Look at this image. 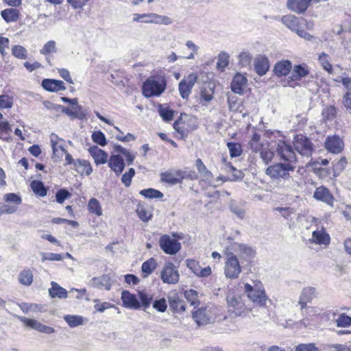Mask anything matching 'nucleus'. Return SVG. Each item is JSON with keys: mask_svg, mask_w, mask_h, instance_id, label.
I'll return each instance as SVG.
<instances>
[{"mask_svg": "<svg viewBox=\"0 0 351 351\" xmlns=\"http://www.w3.org/2000/svg\"><path fill=\"white\" fill-rule=\"evenodd\" d=\"M296 165L291 162H278L269 166L265 173L271 179L276 180H293L292 174L295 172Z\"/></svg>", "mask_w": 351, "mask_h": 351, "instance_id": "nucleus-1", "label": "nucleus"}, {"mask_svg": "<svg viewBox=\"0 0 351 351\" xmlns=\"http://www.w3.org/2000/svg\"><path fill=\"white\" fill-rule=\"evenodd\" d=\"M166 86V80L163 77L153 75L143 83L142 93L147 98L159 97L165 91Z\"/></svg>", "mask_w": 351, "mask_h": 351, "instance_id": "nucleus-2", "label": "nucleus"}, {"mask_svg": "<svg viewBox=\"0 0 351 351\" xmlns=\"http://www.w3.org/2000/svg\"><path fill=\"white\" fill-rule=\"evenodd\" d=\"M250 147L252 152L258 153L262 161L267 165L270 163L274 158V152L269 147L267 141H261V136L257 133H254L250 141Z\"/></svg>", "mask_w": 351, "mask_h": 351, "instance_id": "nucleus-3", "label": "nucleus"}, {"mask_svg": "<svg viewBox=\"0 0 351 351\" xmlns=\"http://www.w3.org/2000/svg\"><path fill=\"white\" fill-rule=\"evenodd\" d=\"M226 261L224 263L223 273L228 279H237L241 272V266L237 256L229 248L224 252Z\"/></svg>", "mask_w": 351, "mask_h": 351, "instance_id": "nucleus-4", "label": "nucleus"}, {"mask_svg": "<svg viewBox=\"0 0 351 351\" xmlns=\"http://www.w3.org/2000/svg\"><path fill=\"white\" fill-rule=\"evenodd\" d=\"M226 301L229 312L234 316L246 317L249 314L250 310L245 306L240 295L228 293Z\"/></svg>", "mask_w": 351, "mask_h": 351, "instance_id": "nucleus-5", "label": "nucleus"}, {"mask_svg": "<svg viewBox=\"0 0 351 351\" xmlns=\"http://www.w3.org/2000/svg\"><path fill=\"white\" fill-rule=\"evenodd\" d=\"M245 291L247 294L248 298L252 300L254 303H256L258 305L263 306L265 304L267 300L265 291L263 287L262 284L254 282V285H251L248 283L244 285Z\"/></svg>", "mask_w": 351, "mask_h": 351, "instance_id": "nucleus-6", "label": "nucleus"}, {"mask_svg": "<svg viewBox=\"0 0 351 351\" xmlns=\"http://www.w3.org/2000/svg\"><path fill=\"white\" fill-rule=\"evenodd\" d=\"M132 21L138 23H160L169 25L171 23L170 18L165 16L158 15L155 13L149 14H133Z\"/></svg>", "mask_w": 351, "mask_h": 351, "instance_id": "nucleus-7", "label": "nucleus"}, {"mask_svg": "<svg viewBox=\"0 0 351 351\" xmlns=\"http://www.w3.org/2000/svg\"><path fill=\"white\" fill-rule=\"evenodd\" d=\"M160 278L164 283L175 285L179 282L180 274L177 267L171 263H167L160 271Z\"/></svg>", "mask_w": 351, "mask_h": 351, "instance_id": "nucleus-8", "label": "nucleus"}, {"mask_svg": "<svg viewBox=\"0 0 351 351\" xmlns=\"http://www.w3.org/2000/svg\"><path fill=\"white\" fill-rule=\"evenodd\" d=\"M295 149L301 156L310 157L313 152V146L310 140L304 136L297 135L293 141Z\"/></svg>", "mask_w": 351, "mask_h": 351, "instance_id": "nucleus-9", "label": "nucleus"}, {"mask_svg": "<svg viewBox=\"0 0 351 351\" xmlns=\"http://www.w3.org/2000/svg\"><path fill=\"white\" fill-rule=\"evenodd\" d=\"M276 151L281 159L285 162H291L296 165L297 158L291 146L285 141H279L276 143Z\"/></svg>", "mask_w": 351, "mask_h": 351, "instance_id": "nucleus-10", "label": "nucleus"}, {"mask_svg": "<svg viewBox=\"0 0 351 351\" xmlns=\"http://www.w3.org/2000/svg\"><path fill=\"white\" fill-rule=\"evenodd\" d=\"M193 318L198 326H203L214 322L215 316L211 308H199L193 313Z\"/></svg>", "mask_w": 351, "mask_h": 351, "instance_id": "nucleus-11", "label": "nucleus"}, {"mask_svg": "<svg viewBox=\"0 0 351 351\" xmlns=\"http://www.w3.org/2000/svg\"><path fill=\"white\" fill-rule=\"evenodd\" d=\"M160 247L167 254H176L181 247L180 243L175 239L165 234L159 241Z\"/></svg>", "mask_w": 351, "mask_h": 351, "instance_id": "nucleus-12", "label": "nucleus"}, {"mask_svg": "<svg viewBox=\"0 0 351 351\" xmlns=\"http://www.w3.org/2000/svg\"><path fill=\"white\" fill-rule=\"evenodd\" d=\"M197 80V74L191 73L180 82L179 92L183 99H187L189 97Z\"/></svg>", "mask_w": 351, "mask_h": 351, "instance_id": "nucleus-13", "label": "nucleus"}, {"mask_svg": "<svg viewBox=\"0 0 351 351\" xmlns=\"http://www.w3.org/2000/svg\"><path fill=\"white\" fill-rule=\"evenodd\" d=\"M186 267L197 277L206 278L212 274L210 266L202 268L199 263L195 259L188 258L185 261Z\"/></svg>", "mask_w": 351, "mask_h": 351, "instance_id": "nucleus-14", "label": "nucleus"}, {"mask_svg": "<svg viewBox=\"0 0 351 351\" xmlns=\"http://www.w3.org/2000/svg\"><path fill=\"white\" fill-rule=\"evenodd\" d=\"M324 144L326 149L332 154L341 152L344 147L343 141L337 136H328Z\"/></svg>", "mask_w": 351, "mask_h": 351, "instance_id": "nucleus-15", "label": "nucleus"}, {"mask_svg": "<svg viewBox=\"0 0 351 351\" xmlns=\"http://www.w3.org/2000/svg\"><path fill=\"white\" fill-rule=\"evenodd\" d=\"M247 85V77L244 75L237 73L232 80L231 90L236 94L242 95Z\"/></svg>", "mask_w": 351, "mask_h": 351, "instance_id": "nucleus-16", "label": "nucleus"}, {"mask_svg": "<svg viewBox=\"0 0 351 351\" xmlns=\"http://www.w3.org/2000/svg\"><path fill=\"white\" fill-rule=\"evenodd\" d=\"M88 285L96 289L109 291L112 287L111 279L108 275L94 277L89 281Z\"/></svg>", "mask_w": 351, "mask_h": 351, "instance_id": "nucleus-17", "label": "nucleus"}, {"mask_svg": "<svg viewBox=\"0 0 351 351\" xmlns=\"http://www.w3.org/2000/svg\"><path fill=\"white\" fill-rule=\"evenodd\" d=\"M50 142L54 157L58 159L61 158L66 151L64 147V141L56 134H51L50 135Z\"/></svg>", "mask_w": 351, "mask_h": 351, "instance_id": "nucleus-18", "label": "nucleus"}, {"mask_svg": "<svg viewBox=\"0 0 351 351\" xmlns=\"http://www.w3.org/2000/svg\"><path fill=\"white\" fill-rule=\"evenodd\" d=\"M121 300L124 307L130 309H139L141 308V302L136 296L128 291H123L121 293Z\"/></svg>", "mask_w": 351, "mask_h": 351, "instance_id": "nucleus-19", "label": "nucleus"}, {"mask_svg": "<svg viewBox=\"0 0 351 351\" xmlns=\"http://www.w3.org/2000/svg\"><path fill=\"white\" fill-rule=\"evenodd\" d=\"M309 241L315 244L328 245L330 243V237L324 228L322 227L321 229L313 232L312 237Z\"/></svg>", "mask_w": 351, "mask_h": 351, "instance_id": "nucleus-20", "label": "nucleus"}, {"mask_svg": "<svg viewBox=\"0 0 351 351\" xmlns=\"http://www.w3.org/2000/svg\"><path fill=\"white\" fill-rule=\"evenodd\" d=\"M313 197L318 201H322L330 206L332 205L334 197L329 190L324 186L316 189L314 192Z\"/></svg>", "mask_w": 351, "mask_h": 351, "instance_id": "nucleus-21", "label": "nucleus"}, {"mask_svg": "<svg viewBox=\"0 0 351 351\" xmlns=\"http://www.w3.org/2000/svg\"><path fill=\"white\" fill-rule=\"evenodd\" d=\"M312 0H288L287 8L297 13L301 14L306 10Z\"/></svg>", "mask_w": 351, "mask_h": 351, "instance_id": "nucleus-22", "label": "nucleus"}, {"mask_svg": "<svg viewBox=\"0 0 351 351\" xmlns=\"http://www.w3.org/2000/svg\"><path fill=\"white\" fill-rule=\"evenodd\" d=\"M317 293L315 288L308 287L304 288L301 293L299 300V304L301 305V308H304L306 306V304L311 302L315 298H316Z\"/></svg>", "mask_w": 351, "mask_h": 351, "instance_id": "nucleus-23", "label": "nucleus"}, {"mask_svg": "<svg viewBox=\"0 0 351 351\" xmlns=\"http://www.w3.org/2000/svg\"><path fill=\"white\" fill-rule=\"evenodd\" d=\"M256 72L261 76L264 75L269 69V62L265 56H258L254 60Z\"/></svg>", "mask_w": 351, "mask_h": 351, "instance_id": "nucleus-24", "label": "nucleus"}, {"mask_svg": "<svg viewBox=\"0 0 351 351\" xmlns=\"http://www.w3.org/2000/svg\"><path fill=\"white\" fill-rule=\"evenodd\" d=\"M88 152L93 158L95 164L97 165L105 164L108 160V154L97 146L90 147L88 149Z\"/></svg>", "mask_w": 351, "mask_h": 351, "instance_id": "nucleus-25", "label": "nucleus"}, {"mask_svg": "<svg viewBox=\"0 0 351 351\" xmlns=\"http://www.w3.org/2000/svg\"><path fill=\"white\" fill-rule=\"evenodd\" d=\"M108 166L116 175H120L125 167V163L121 157L118 155H112L108 160Z\"/></svg>", "mask_w": 351, "mask_h": 351, "instance_id": "nucleus-26", "label": "nucleus"}, {"mask_svg": "<svg viewBox=\"0 0 351 351\" xmlns=\"http://www.w3.org/2000/svg\"><path fill=\"white\" fill-rule=\"evenodd\" d=\"M229 250L239 253L243 258H250L254 255V250L245 244L234 243L231 244Z\"/></svg>", "mask_w": 351, "mask_h": 351, "instance_id": "nucleus-27", "label": "nucleus"}, {"mask_svg": "<svg viewBox=\"0 0 351 351\" xmlns=\"http://www.w3.org/2000/svg\"><path fill=\"white\" fill-rule=\"evenodd\" d=\"M43 87L50 92H58L66 90L64 82L61 80L45 79L42 82Z\"/></svg>", "mask_w": 351, "mask_h": 351, "instance_id": "nucleus-28", "label": "nucleus"}, {"mask_svg": "<svg viewBox=\"0 0 351 351\" xmlns=\"http://www.w3.org/2000/svg\"><path fill=\"white\" fill-rule=\"evenodd\" d=\"M292 69L291 62L287 60H283L276 63L274 72L277 76H285Z\"/></svg>", "mask_w": 351, "mask_h": 351, "instance_id": "nucleus-29", "label": "nucleus"}, {"mask_svg": "<svg viewBox=\"0 0 351 351\" xmlns=\"http://www.w3.org/2000/svg\"><path fill=\"white\" fill-rule=\"evenodd\" d=\"M74 169L79 174L89 176L93 172V169L89 161L84 159H77L74 162Z\"/></svg>", "mask_w": 351, "mask_h": 351, "instance_id": "nucleus-30", "label": "nucleus"}, {"mask_svg": "<svg viewBox=\"0 0 351 351\" xmlns=\"http://www.w3.org/2000/svg\"><path fill=\"white\" fill-rule=\"evenodd\" d=\"M138 218L143 222H147L152 217V209L145 204L138 203L136 208Z\"/></svg>", "mask_w": 351, "mask_h": 351, "instance_id": "nucleus-31", "label": "nucleus"}, {"mask_svg": "<svg viewBox=\"0 0 351 351\" xmlns=\"http://www.w3.org/2000/svg\"><path fill=\"white\" fill-rule=\"evenodd\" d=\"M309 73V68L305 64H297L292 68L291 78L293 81L300 80Z\"/></svg>", "mask_w": 351, "mask_h": 351, "instance_id": "nucleus-32", "label": "nucleus"}, {"mask_svg": "<svg viewBox=\"0 0 351 351\" xmlns=\"http://www.w3.org/2000/svg\"><path fill=\"white\" fill-rule=\"evenodd\" d=\"M64 319L71 328L84 325L87 322V319L80 315H66L64 316Z\"/></svg>", "mask_w": 351, "mask_h": 351, "instance_id": "nucleus-33", "label": "nucleus"}, {"mask_svg": "<svg viewBox=\"0 0 351 351\" xmlns=\"http://www.w3.org/2000/svg\"><path fill=\"white\" fill-rule=\"evenodd\" d=\"M51 287L49 289V293L51 298H66L67 291L65 289L61 287L58 283L51 282Z\"/></svg>", "mask_w": 351, "mask_h": 351, "instance_id": "nucleus-34", "label": "nucleus"}, {"mask_svg": "<svg viewBox=\"0 0 351 351\" xmlns=\"http://www.w3.org/2000/svg\"><path fill=\"white\" fill-rule=\"evenodd\" d=\"M87 209L90 213L97 217H100L103 214L101 205L99 201L95 197H92L88 200Z\"/></svg>", "mask_w": 351, "mask_h": 351, "instance_id": "nucleus-35", "label": "nucleus"}, {"mask_svg": "<svg viewBox=\"0 0 351 351\" xmlns=\"http://www.w3.org/2000/svg\"><path fill=\"white\" fill-rule=\"evenodd\" d=\"M214 87L210 84L202 88L200 93V104L206 105L213 99Z\"/></svg>", "mask_w": 351, "mask_h": 351, "instance_id": "nucleus-36", "label": "nucleus"}, {"mask_svg": "<svg viewBox=\"0 0 351 351\" xmlns=\"http://www.w3.org/2000/svg\"><path fill=\"white\" fill-rule=\"evenodd\" d=\"M156 261L154 258H149L142 264L141 271L142 277L147 278L156 269Z\"/></svg>", "mask_w": 351, "mask_h": 351, "instance_id": "nucleus-37", "label": "nucleus"}, {"mask_svg": "<svg viewBox=\"0 0 351 351\" xmlns=\"http://www.w3.org/2000/svg\"><path fill=\"white\" fill-rule=\"evenodd\" d=\"M195 165L198 172L204 180L210 182L213 178V174L211 171L207 169L202 160L199 158L197 159L195 162Z\"/></svg>", "mask_w": 351, "mask_h": 351, "instance_id": "nucleus-38", "label": "nucleus"}, {"mask_svg": "<svg viewBox=\"0 0 351 351\" xmlns=\"http://www.w3.org/2000/svg\"><path fill=\"white\" fill-rule=\"evenodd\" d=\"M1 15L7 23L15 22L19 19V12L17 9L8 8L1 11Z\"/></svg>", "mask_w": 351, "mask_h": 351, "instance_id": "nucleus-39", "label": "nucleus"}, {"mask_svg": "<svg viewBox=\"0 0 351 351\" xmlns=\"http://www.w3.org/2000/svg\"><path fill=\"white\" fill-rule=\"evenodd\" d=\"M33 273L29 269L21 271L19 275V282L25 286H30L33 282Z\"/></svg>", "mask_w": 351, "mask_h": 351, "instance_id": "nucleus-40", "label": "nucleus"}, {"mask_svg": "<svg viewBox=\"0 0 351 351\" xmlns=\"http://www.w3.org/2000/svg\"><path fill=\"white\" fill-rule=\"evenodd\" d=\"M138 297L141 300V307L143 306L144 309H147L150 306L152 301L153 300V295L145 291H139Z\"/></svg>", "mask_w": 351, "mask_h": 351, "instance_id": "nucleus-41", "label": "nucleus"}, {"mask_svg": "<svg viewBox=\"0 0 351 351\" xmlns=\"http://www.w3.org/2000/svg\"><path fill=\"white\" fill-rule=\"evenodd\" d=\"M230 209L238 218L241 219L244 218L245 210L241 204L237 203L235 201H231L230 203Z\"/></svg>", "mask_w": 351, "mask_h": 351, "instance_id": "nucleus-42", "label": "nucleus"}, {"mask_svg": "<svg viewBox=\"0 0 351 351\" xmlns=\"http://www.w3.org/2000/svg\"><path fill=\"white\" fill-rule=\"evenodd\" d=\"M31 188L33 192L40 196L45 197L47 195V189L42 182L34 180L31 182Z\"/></svg>", "mask_w": 351, "mask_h": 351, "instance_id": "nucleus-43", "label": "nucleus"}, {"mask_svg": "<svg viewBox=\"0 0 351 351\" xmlns=\"http://www.w3.org/2000/svg\"><path fill=\"white\" fill-rule=\"evenodd\" d=\"M12 53L16 58L25 60L27 57V49L19 45H16L12 47Z\"/></svg>", "mask_w": 351, "mask_h": 351, "instance_id": "nucleus-44", "label": "nucleus"}, {"mask_svg": "<svg viewBox=\"0 0 351 351\" xmlns=\"http://www.w3.org/2000/svg\"><path fill=\"white\" fill-rule=\"evenodd\" d=\"M140 194L148 199L161 198L163 197V194L160 191L152 188L141 190Z\"/></svg>", "mask_w": 351, "mask_h": 351, "instance_id": "nucleus-45", "label": "nucleus"}, {"mask_svg": "<svg viewBox=\"0 0 351 351\" xmlns=\"http://www.w3.org/2000/svg\"><path fill=\"white\" fill-rule=\"evenodd\" d=\"M281 21L289 29L295 31L296 30L298 20L293 15L284 16L281 19Z\"/></svg>", "mask_w": 351, "mask_h": 351, "instance_id": "nucleus-46", "label": "nucleus"}, {"mask_svg": "<svg viewBox=\"0 0 351 351\" xmlns=\"http://www.w3.org/2000/svg\"><path fill=\"white\" fill-rule=\"evenodd\" d=\"M229 64V55L226 52H221L217 57V66L223 71Z\"/></svg>", "mask_w": 351, "mask_h": 351, "instance_id": "nucleus-47", "label": "nucleus"}, {"mask_svg": "<svg viewBox=\"0 0 351 351\" xmlns=\"http://www.w3.org/2000/svg\"><path fill=\"white\" fill-rule=\"evenodd\" d=\"M337 326L346 328L351 325V317L345 313H341L337 319H335Z\"/></svg>", "mask_w": 351, "mask_h": 351, "instance_id": "nucleus-48", "label": "nucleus"}, {"mask_svg": "<svg viewBox=\"0 0 351 351\" xmlns=\"http://www.w3.org/2000/svg\"><path fill=\"white\" fill-rule=\"evenodd\" d=\"M159 114L165 121H169L173 119V111L169 107L160 106L158 109Z\"/></svg>", "mask_w": 351, "mask_h": 351, "instance_id": "nucleus-49", "label": "nucleus"}, {"mask_svg": "<svg viewBox=\"0 0 351 351\" xmlns=\"http://www.w3.org/2000/svg\"><path fill=\"white\" fill-rule=\"evenodd\" d=\"M186 47H187L192 51L190 53H188L186 56H182V58H186L188 60H191L195 58V55L197 53L199 47L192 41L187 40L185 44Z\"/></svg>", "mask_w": 351, "mask_h": 351, "instance_id": "nucleus-50", "label": "nucleus"}, {"mask_svg": "<svg viewBox=\"0 0 351 351\" xmlns=\"http://www.w3.org/2000/svg\"><path fill=\"white\" fill-rule=\"evenodd\" d=\"M227 146L232 158L239 156L241 154L242 149L239 143L230 142L227 144Z\"/></svg>", "mask_w": 351, "mask_h": 351, "instance_id": "nucleus-51", "label": "nucleus"}, {"mask_svg": "<svg viewBox=\"0 0 351 351\" xmlns=\"http://www.w3.org/2000/svg\"><path fill=\"white\" fill-rule=\"evenodd\" d=\"M3 199L6 202L12 203L13 204L12 205H16V206H18V207L22 202L21 197L19 195H18L17 194L13 193L5 194L3 196Z\"/></svg>", "mask_w": 351, "mask_h": 351, "instance_id": "nucleus-52", "label": "nucleus"}, {"mask_svg": "<svg viewBox=\"0 0 351 351\" xmlns=\"http://www.w3.org/2000/svg\"><path fill=\"white\" fill-rule=\"evenodd\" d=\"M92 139L93 142L101 146H104L106 144V136L101 131L93 132L92 134Z\"/></svg>", "mask_w": 351, "mask_h": 351, "instance_id": "nucleus-53", "label": "nucleus"}, {"mask_svg": "<svg viewBox=\"0 0 351 351\" xmlns=\"http://www.w3.org/2000/svg\"><path fill=\"white\" fill-rule=\"evenodd\" d=\"M40 256L42 261H59L62 259L61 254L52 253V252H41Z\"/></svg>", "mask_w": 351, "mask_h": 351, "instance_id": "nucleus-54", "label": "nucleus"}, {"mask_svg": "<svg viewBox=\"0 0 351 351\" xmlns=\"http://www.w3.org/2000/svg\"><path fill=\"white\" fill-rule=\"evenodd\" d=\"M13 105L12 98L8 95H2L0 96V108L8 109L11 108Z\"/></svg>", "mask_w": 351, "mask_h": 351, "instance_id": "nucleus-55", "label": "nucleus"}, {"mask_svg": "<svg viewBox=\"0 0 351 351\" xmlns=\"http://www.w3.org/2000/svg\"><path fill=\"white\" fill-rule=\"evenodd\" d=\"M56 42L53 40L48 41L45 44L43 49L40 50V53L44 55L56 53Z\"/></svg>", "mask_w": 351, "mask_h": 351, "instance_id": "nucleus-56", "label": "nucleus"}, {"mask_svg": "<svg viewBox=\"0 0 351 351\" xmlns=\"http://www.w3.org/2000/svg\"><path fill=\"white\" fill-rule=\"evenodd\" d=\"M319 61L323 68L328 71V73H331L332 70V66L330 64L328 61V56L327 54L323 53L319 56Z\"/></svg>", "mask_w": 351, "mask_h": 351, "instance_id": "nucleus-57", "label": "nucleus"}, {"mask_svg": "<svg viewBox=\"0 0 351 351\" xmlns=\"http://www.w3.org/2000/svg\"><path fill=\"white\" fill-rule=\"evenodd\" d=\"M153 308L158 312L164 313L167 308V304L165 298L156 300L153 302Z\"/></svg>", "mask_w": 351, "mask_h": 351, "instance_id": "nucleus-58", "label": "nucleus"}, {"mask_svg": "<svg viewBox=\"0 0 351 351\" xmlns=\"http://www.w3.org/2000/svg\"><path fill=\"white\" fill-rule=\"evenodd\" d=\"M337 113L336 108L332 106H326L322 111V115L327 120L335 118Z\"/></svg>", "mask_w": 351, "mask_h": 351, "instance_id": "nucleus-59", "label": "nucleus"}, {"mask_svg": "<svg viewBox=\"0 0 351 351\" xmlns=\"http://www.w3.org/2000/svg\"><path fill=\"white\" fill-rule=\"evenodd\" d=\"M135 174V171L133 168H130L129 171L125 173L121 178L122 182L125 186H129L131 184L132 178Z\"/></svg>", "mask_w": 351, "mask_h": 351, "instance_id": "nucleus-60", "label": "nucleus"}, {"mask_svg": "<svg viewBox=\"0 0 351 351\" xmlns=\"http://www.w3.org/2000/svg\"><path fill=\"white\" fill-rule=\"evenodd\" d=\"M252 58L249 52L243 51L239 56V62L243 66H247L250 64Z\"/></svg>", "mask_w": 351, "mask_h": 351, "instance_id": "nucleus-61", "label": "nucleus"}, {"mask_svg": "<svg viewBox=\"0 0 351 351\" xmlns=\"http://www.w3.org/2000/svg\"><path fill=\"white\" fill-rule=\"evenodd\" d=\"M18 210V206L16 205H9V204H3L0 207V213L5 214H14Z\"/></svg>", "mask_w": 351, "mask_h": 351, "instance_id": "nucleus-62", "label": "nucleus"}, {"mask_svg": "<svg viewBox=\"0 0 351 351\" xmlns=\"http://www.w3.org/2000/svg\"><path fill=\"white\" fill-rule=\"evenodd\" d=\"M184 297L192 305H194L197 298V291L193 289L186 291Z\"/></svg>", "mask_w": 351, "mask_h": 351, "instance_id": "nucleus-63", "label": "nucleus"}, {"mask_svg": "<svg viewBox=\"0 0 351 351\" xmlns=\"http://www.w3.org/2000/svg\"><path fill=\"white\" fill-rule=\"evenodd\" d=\"M295 351H318V348L313 343H302L295 348Z\"/></svg>", "mask_w": 351, "mask_h": 351, "instance_id": "nucleus-64", "label": "nucleus"}]
</instances>
